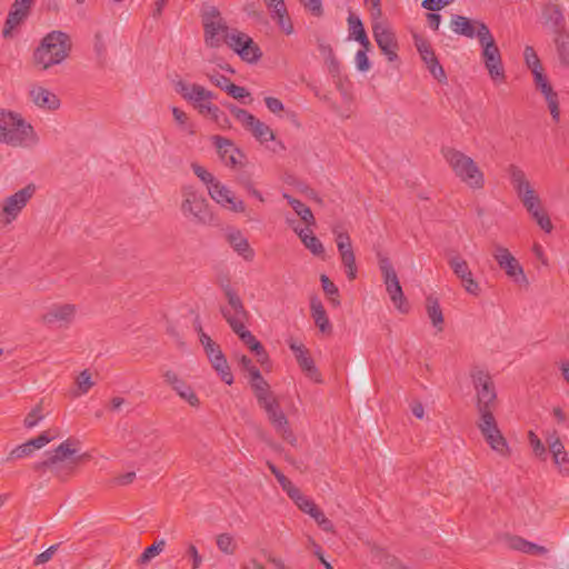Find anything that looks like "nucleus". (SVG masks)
<instances>
[{
  "mask_svg": "<svg viewBox=\"0 0 569 569\" xmlns=\"http://www.w3.org/2000/svg\"><path fill=\"white\" fill-rule=\"evenodd\" d=\"M78 440L68 438L61 442L54 450L47 452V458L33 465V470L40 473L50 471L53 476L61 480L70 477L76 467L89 458L88 453L74 457Z\"/></svg>",
  "mask_w": 569,
  "mask_h": 569,
  "instance_id": "nucleus-1",
  "label": "nucleus"
},
{
  "mask_svg": "<svg viewBox=\"0 0 569 569\" xmlns=\"http://www.w3.org/2000/svg\"><path fill=\"white\" fill-rule=\"evenodd\" d=\"M40 139L20 113L0 109V142L13 148H33Z\"/></svg>",
  "mask_w": 569,
  "mask_h": 569,
  "instance_id": "nucleus-2",
  "label": "nucleus"
},
{
  "mask_svg": "<svg viewBox=\"0 0 569 569\" xmlns=\"http://www.w3.org/2000/svg\"><path fill=\"white\" fill-rule=\"evenodd\" d=\"M72 48L70 37L62 31H51L46 34L32 54L33 64L46 71L62 63L70 54Z\"/></svg>",
  "mask_w": 569,
  "mask_h": 569,
  "instance_id": "nucleus-3",
  "label": "nucleus"
},
{
  "mask_svg": "<svg viewBox=\"0 0 569 569\" xmlns=\"http://www.w3.org/2000/svg\"><path fill=\"white\" fill-rule=\"evenodd\" d=\"M226 297L228 299V306L221 307L220 312L231 327L233 332L238 335L241 341L251 351H261L262 345L256 339V337L246 329V322L248 321L249 313L246 310L240 297L231 289L227 288Z\"/></svg>",
  "mask_w": 569,
  "mask_h": 569,
  "instance_id": "nucleus-4",
  "label": "nucleus"
},
{
  "mask_svg": "<svg viewBox=\"0 0 569 569\" xmlns=\"http://www.w3.org/2000/svg\"><path fill=\"white\" fill-rule=\"evenodd\" d=\"M180 211L183 218L193 224L206 226L213 220L209 201L203 192L191 183L180 188Z\"/></svg>",
  "mask_w": 569,
  "mask_h": 569,
  "instance_id": "nucleus-5",
  "label": "nucleus"
},
{
  "mask_svg": "<svg viewBox=\"0 0 569 569\" xmlns=\"http://www.w3.org/2000/svg\"><path fill=\"white\" fill-rule=\"evenodd\" d=\"M442 153L455 174L462 182L473 189H481L483 187V173L470 157L452 148L443 149Z\"/></svg>",
  "mask_w": 569,
  "mask_h": 569,
  "instance_id": "nucleus-6",
  "label": "nucleus"
},
{
  "mask_svg": "<svg viewBox=\"0 0 569 569\" xmlns=\"http://www.w3.org/2000/svg\"><path fill=\"white\" fill-rule=\"evenodd\" d=\"M477 39L482 48L481 58L493 81H505V68L500 50L486 23H478Z\"/></svg>",
  "mask_w": 569,
  "mask_h": 569,
  "instance_id": "nucleus-7",
  "label": "nucleus"
},
{
  "mask_svg": "<svg viewBox=\"0 0 569 569\" xmlns=\"http://www.w3.org/2000/svg\"><path fill=\"white\" fill-rule=\"evenodd\" d=\"M470 378L476 391L479 416L493 413L497 405V392L491 376L488 371L475 367L470 370Z\"/></svg>",
  "mask_w": 569,
  "mask_h": 569,
  "instance_id": "nucleus-8",
  "label": "nucleus"
},
{
  "mask_svg": "<svg viewBox=\"0 0 569 569\" xmlns=\"http://www.w3.org/2000/svg\"><path fill=\"white\" fill-rule=\"evenodd\" d=\"M34 193L36 186L29 183L13 194L6 197L0 208V228H6L17 220Z\"/></svg>",
  "mask_w": 569,
  "mask_h": 569,
  "instance_id": "nucleus-9",
  "label": "nucleus"
},
{
  "mask_svg": "<svg viewBox=\"0 0 569 569\" xmlns=\"http://www.w3.org/2000/svg\"><path fill=\"white\" fill-rule=\"evenodd\" d=\"M477 426L489 447L501 457L510 456L509 445L498 428L493 413L479 416Z\"/></svg>",
  "mask_w": 569,
  "mask_h": 569,
  "instance_id": "nucleus-10",
  "label": "nucleus"
},
{
  "mask_svg": "<svg viewBox=\"0 0 569 569\" xmlns=\"http://www.w3.org/2000/svg\"><path fill=\"white\" fill-rule=\"evenodd\" d=\"M378 263L383 278V282L386 284V290L392 303L401 312H407L408 308L405 307L406 298L391 261L389 258L379 254Z\"/></svg>",
  "mask_w": 569,
  "mask_h": 569,
  "instance_id": "nucleus-11",
  "label": "nucleus"
},
{
  "mask_svg": "<svg viewBox=\"0 0 569 569\" xmlns=\"http://www.w3.org/2000/svg\"><path fill=\"white\" fill-rule=\"evenodd\" d=\"M492 257L506 274L516 282H527L523 268L511 252L501 244H493Z\"/></svg>",
  "mask_w": 569,
  "mask_h": 569,
  "instance_id": "nucleus-12",
  "label": "nucleus"
},
{
  "mask_svg": "<svg viewBox=\"0 0 569 569\" xmlns=\"http://www.w3.org/2000/svg\"><path fill=\"white\" fill-rule=\"evenodd\" d=\"M212 140L224 166L231 169L244 167L246 156L231 140L220 136L212 137Z\"/></svg>",
  "mask_w": 569,
  "mask_h": 569,
  "instance_id": "nucleus-13",
  "label": "nucleus"
},
{
  "mask_svg": "<svg viewBox=\"0 0 569 569\" xmlns=\"http://www.w3.org/2000/svg\"><path fill=\"white\" fill-rule=\"evenodd\" d=\"M507 171L510 182L523 207L530 202L539 200V197L536 194V191L527 179L525 171L520 167L510 164Z\"/></svg>",
  "mask_w": 569,
  "mask_h": 569,
  "instance_id": "nucleus-14",
  "label": "nucleus"
},
{
  "mask_svg": "<svg viewBox=\"0 0 569 569\" xmlns=\"http://www.w3.org/2000/svg\"><path fill=\"white\" fill-rule=\"evenodd\" d=\"M77 308L71 303H54L47 308L41 320L47 326L68 327L76 317Z\"/></svg>",
  "mask_w": 569,
  "mask_h": 569,
  "instance_id": "nucleus-15",
  "label": "nucleus"
},
{
  "mask_svg": "<svg viewBox=\"0 0 569 569\" xmlns=\"http://www.w3.org/2000/svg\"><path fill=\"white\" fill-rule=\"evenodd\" d=\"M448 264L450 266L455 276L461 281L465 290L472 296H479L480 286L473 279L468 262L459 254H455L448 258Z\"/></svg>",
  "mask_w": 569,
  "mask_h": 569,
  "instance_id": "nucleus-16",
  "label": "nucleus"
},
{
  "mask_svg": "<svg viewBox=\"0 0 569 569\" xmlns=\"http://www.w3.org/2000/svg\"><path fill=\"white\" fill-rule=\"evenodd\" d=\"M532 76L536 89L543 94L552 119L558 122L560 118L558 94L553 91L547 76L543 73V69L539 71L533 70Z\"/></svg>",
  "mask_w": 569,
  "mask_h": 569,
  "instance_id": "nucleus-17",
  "label": "nucleus"
},
{
  "mask_svg": "<svg viewBox=\"0 0 569 569\" xmlns=\"http://www.w3.org/2000/svg\"><path fill=\"white\" fill-rule=\"evenodd\" d=\"M158 436L156 430L151 428L137 429L132 439L128 441V450L133 453H142L149 456L150 450L157 447Z\"/></svg>",
  "mask_w": 569,
  "mask_h": 569,
  "instance_id": "nucleus-18",
  "label": "nucleus"
},
{
  "mask_svg": "<svg viewBox=\"0 0 569 569\" xmlns=\"http://www.w3.org/2000/svg\"><path fill=\"white\" fill-rule=\"evenodd\" d=\"M204 42L208 47L218 48L226 42L230 31L222 19L203 20Z\"/></svg>",
  "mask_w": 569,
  "mask_h": 569,
  "instance_id": "nucleus-19",
  "label": "nucleus"
},
{
  "mask_svg": "<svg viewBox=\"0 0 569 569\" xmlns=\"http://www.w3.org/2000/svg\"><path fill=\"white\" fill-rule=\"evenodd\" d=\"M54 438H56V435H51V432L49 430L43 431L38 437L30 439L27 442L13 448L10 451L7 460H16V459H22V458L29 457L33 453L34 450L43 448L46 445H48Z\"/></svg>",
  "mask_w": 569,
  "mask_h": 569,
  "instance_id": "nucleus-20",
  "label": "nucleus"
},
{
  "mask_svg": "<svg viewBox=\"0 0 569 569\" xmlns=\"http://www.w3.org/2000/svg\"><path fill=\"white\" fill-rule=\"evenodd\" d=\"M163 379L181 399L187 401L191 407H199L200 400L191 386L182 380L174 371L167 370L163 373Z\"/></svg>",
  "mask_w": 569,
  "mask_h": 569,
  "instance_id": "nucleus-21",
  "label": "nucleus"
},
{
  "mask_svg": "<svg viewBox=\"0 0 569 569\" xmlns=\"http://www.w3.org/2000/svg\"><path fill=\"white\" fill-rule=\"evenodd\" d=\"M373 37L379 49L387 56L389 61L398 59L395 34L389 29L380 23H376L373 26Z\"/></svg>",
  "mask_w": 569,
  "mask_h": 569,
  "instance_id": "nucleus-22",
  "label": "nucleus"
},
{
  "mask_svg": "<svg viewBox=\"0 0 569 569\" xmlns=\"http://www.w3.org/2000/svg\"><path fill=\"white\" fill-rule=\"evenodd\" d=\"M549 447V451L552 455L555 465L559 468V472L562 476H569V458L565 449V446L556 431L549 435L546 439Z\"/></svg>",
  "mask_w": 569,
  "mask_h": 569,
  "instance_id": "nucleus-23",
  "label": "nucleus"
},
{
  "mask_svg": "<svg viewBox=\"0 0 569 569\" xmlns=\"http://www.w3.org/2000/svg\"><path fill=\"white\" fill-rule=\"evenodd\" d=\"M204 351L212 368L220 376L221 380L224 381L227 385H231L233 382V376L220 347L216 345L213 347L206 349Z\"/></svg>",
  "mask_w": 569,
  "mask_h": 569,
  "instance_id": "nucleus-24",
  "label": "nucleus"
},
{
  "mask_svg": "<svg viewBox=\"0 0 569 569\" xmlns=\"http://www.w3.org/2000/svg\"><path fill=\"white\" fill-rule=\"evenodd\" d=\"M31 101L44 110H57L60 107V99L48 89L41 86H34L29 92Z\"/></svg>",
  "mask_w": 569,
  "mask_h": 569,
  "instance_id": "nucleus-25",
  "label": "nucleus"
},
{
  "mask_svg": "<svg viewBox=\"0 0 569 569\" xmlns=\"http://www.w3.org/2000/svg\"><path fill=\"white\" fill-rule=\"evenodd\" d=\"M287 223L292 228V230L299 236L303 246L309 249L315 256H321L325 253V248L322 242L313 234V232L309 229L299 228L296 224V221L286 218Z\"/></svg>",
  "mask_w": 569,
  "mask_h": 569,
  "instance_id": "nucleus-26",
  "label": "nucleus"
},
{
  "mask_svg": "<svg viewBox=\"0 0 569 569\" xmlns=\"http://www.w3.org/2000/svg\"><path fill=\"white\" fill-rule=\"evenodd\" d=\"M267 7L271 10L272 18L277 20L279 27L286 34L293 32V26L287 17V9L283 0H264Z\"/></svg>",
  "mask_w": 569,
  "mask_h": 569,
  "instance_id": "nucleus-27",
  "label": "nucleus"
},
{
  "mask_svg": "<svg viewBox=\"0 0 569 569\" xmlns=\"http://www.w3.org/2000/svg\"><path fill=\"white\" fill-rule=\"evenodd\" d=\"M542 18L545 24L549 26L555 33L563 32L565 30V17L561 8L555 3H548L542 10Z\"/></svg>",
  "mask_w": 569,
  "mask_h": 569,
  "instance_id": "nucleus-28",
  "label": "nucleus"
},
{
  "mask_svg": "<svg viewBox=\"0 0 569 569\" xmlns=\"http://www.w3.org/2000/svg\"><path fill=\"white\" fill-rule=\"evenodd\" d=\"M229 244L232 249L240 254L244 260L251 261L254 257V251L250 247L248 239L239 230H233L227 236Z\"/></svg>",
  "mask_w": 569,
  "mask_h": 569,
  "instance_id": "nucleus-29",
  "label": "nucleus"
},
{
  "mask_svg": "<svg viewBox=\"0 0 569 569\" xmlns=\"http://www.w3.org/2000/svg\"><path fill=\"white\" fill-rule=\"evenodd\" d=\"M30 10L26 8L11 6L7 20L4 22V27L2 30V36L4 38L12 37V32L17 29L23 21L28 18Z\"/></svg>",
  "mask_w": 569,
  "mask_h": 569,
  "instance_id": "nucleus-30",
  "label": "nucleus"
},
{
  "mask_svg": "<svg viewBox=\"0 0 569 569\" xmlns=\"http://www.w3.org/2000/svg\"><path fill=\"white\" fill-rule=\"evenodd\" d=\"M236 182L247 192L248 196L256 198L260 202L266 201L262 192L256 188L253 173L249 170L240 168L236 176Z\"/></svg>",
  "mask_w": 569,
  "mask_h": 569,
  "instance_id": "nucleus-31",
  "label": "nucleus"
},
{
  "mask_svg": "<svg viewBox=\"0 0 569 569\" xmlns=\"http://www.w3.org/2000/svg\"><path fill=\"white\" fill-rule=\"evenodd\" d=\"M481 21H472L463 16L455 14L451 19V29L455 33L465 36L467 38L477 37V27Z\"/></svg>",
  "mask_w": 569,
  "mask_h": 569,
  "instance_id": "nucleus-32",
  "label": "nucleus"
},
{
  "mask_svg": "<svg viewBox=\"0 0 569 569\" xmlns=\"http://www.w3.org/2000/svg\"><path fill=\"white\" fill-rule=\"evenodd\" d=\"M250 385L259 405L276 398L270 391L269 383L263 379L259 370H253V377L250 378Z\"/></svg>",
  "mask_w": 569,
  "mask_h": 569,
  "instance_id": "nucleus-33",
  "label": "nucleus"
},
{
  "mask_svg": "<svg viewBox=\"0 0 569 569\" xmlns=\"http://www.w3.org/2000/svg\"><path fill=\"white\" fill-rule=\"evenodd\" d=\"M310 310L311 316L315 320L316 326L320 329L321 332H330L331 325L328 319L327 312L322 302L317 298L312 297L310 300Z\"/></svg>",
  "mask_w": 569,
  "mask_h": 569,
  "instance_id": "nucleus-34",
  "label": "nucleus"
},
{
  "mask_svg": "<svg viewBox=\"0 0 569 569\" xmlns=\"http://www.w3.org/2000/svg\"><path fill=\"white\" fill-rule=\"evenodd\" d=\"M426 310L432 326L438 330H443V315L437 298L429 296L426 300Z\"/></svg>",
  "mask_w": 569,
  "mask_h": 569,
  "instance_id": "nucleus-35",
  "label": "nucleus"
},
{
  "mask_svg": "<svg viewBox=\"0 0 569 569\" xmlns=\"http://www.w3.org/2000/svg\"><path fill=\"white\" fill-rule=\"evenodd\" d=\"M297 362L300 369L305 372V375L316 383H321L322 378L321 373L315 365L313 359L309 356L307 351L303 355H298Z\"/></svg>",
  "mask_w": 569,
  "mask_h": 569,
  "instance_id": "nucleus-36",
  "label": "nucleus"
},
{
  "mask_svg": "<svg viewBox=\"0 0 569 569\" xmlns=\"http://www.w3.org/2000/svg\"><path fill=\"white\" fill-rule=\"evenodd\" d=\"M283 198L287 199L288 203L292 207L293 211L300 219L309 227L316 224V219L311 209L306 206L300 200L289 196L288 193H283Z\"/></svg>",
  "mask_w": 569,
  "mask_h": 569,
  "instance_id": "nucleus-37",
  "label": "nucleus"
},
{
  "mask_svg": "<svg viewBox=\"0 0 569 569\" xmlns=\"http://www.w3.org/2000/svg\"><path fill=\"white\" fill-rule=\"evenodd\" d=\"M270 423L272 425L276 432L278 435H280L283 440H286L291 446L297 445V437L292 432V430L289 426V421L284 413H282L278 418H274L273 420H271Z\"/></svg>",
  "mask_w": 569,
  "mask_h": 569,
  "instance_id": "nucleus-38",
  "label": "nucleus"
},
{
  "mask_svg": "<svg viewBox=\"0 0 569 569\" xmlns=\"http://www.w3.org/2000/svg\"><path fill=\"white\" fill-rule=\"evenodd\" d=\"M348 23L350 36H352L356 41H358L363 48H366V50H369L370 41L367 37L361 20L358 17L350 14L348 18Z\"/></svg>",
  "mask_w": 569,
  "mask_h": 569,
  "instance_id": "nucleus-39",
  "label": "nucleus"
},
{
  "mask_svg": "<svg viewBox=\"0 0 569 569\" xmlns=\"http://www.w3.org/2000/svg\"><path fill=\"white\" fill-rule=\"evenodd\" d=\"M510 547L515 550L528 555H546L548 552L546 547L529 542L519 537L512 538L510 540Z\"/></svg>",
  "mask_w": 569,
  "mask_h": 569,
  "instance_id": "nucleus-40",
  "label": "nucleus"
},
{
  "mask_svg": "<svg viewBox=\"0 0 569 569\" xmlns=\"http://www.w3.org/2000/svg\"><path fill=\"white\" fill-rule=\"evenodd\" d=\"M341 264L345 269L347 278L352 281L357 278V264H356V256L353 252L352 247L345 249L342 251H339Z\"/></svg>",
  "mask_w": 569,
  "mask_h": 569,
  "instance_id": "nucleus-41",
  "label": "nucleus"
},
{
  "mask_svg": "<svg viewBox=\"0 0 569 569\" xmlns=\"http://www.w3.org/2000/svg\"><path fill=\"white\" fill-rule=\"evenodd\" d=\"M555 43L560 63L569 67V33L567 31L556 33Z\"/></svg>",
  "mask_w": 569,
  "mask_h": 569,
  "instance_id": "nucleus-42",
  "label": "nucleus"
},
{
  "mask_svg": "<svg viewBox=\"0 0 569 569\" xmlns=\"http://www.w3.org/2000/svg\"><path fill=\"white\" fill-rule=\"evenodd\" d=\"M251 134L261 143L268 142L274 139L273 131L264 122L256 118L248 130Z\"/></svg>",
  "mask_w": 569,
  "mask_h": 569,
  "instance_id": "nucleus-43",
  "label": "nucleus"
},
{
  "mask_svg": "<svg viewBox=\"0 0 569 569\" xmlns=\"http://www.w3.org/2000/svg\"><path fill=\"white\" fill-rule=\"evenodd\" d=\"M246 41V46L241 47V50L239 51L240 58L249 63L257 62L262 56L259 46L252 40V38H249Z\"/></svg>",
  "mask_w": 569,
  "mask_h": 569,
  "instance_id": "nucleus-44",
  "label": "nucleus"
},
{
  "mask_svg": "<svg viewBox=\"0 0 569 569\" xmlns=\"http://www.w3.org/2000/svg\"><path fill=\"white\" fill-rule=\"evenodd\" d=\"M230 113L239 121L246 130H249L256 117L244 109L237 107L233 103L227 106Z\"/></svg>",
  "mask_w": 569,
  "mask_h": 569,
  "instance_id": "nucleus-45",
  "label": "nucleus"
},
{
  "mask_svg": "<svg viewBox=\"0 0 569 569\" xmlns=\"http://www.w3.org/2000/svg\"><path fill=\"white\" fill-rule=\"evenodd\" d=\"M76 383L77 390L73 392V397L86 395L96 385L88 370H83L79 373L76 379Z\"/></svg>",
  "mask_w": 569,
  "mask_h": 569,
  "instance_id": "nucleus-46",
  "label": "nucleus"
},
{
  "mask_svg": "<svg viewBox=\"0 0 569 569\" xmlns=\"http://www.w3.org/2000/svg\"><path fill=\"white\" fill-rule=\"evenodd\" d=\"M234 191H232L228 186L222 183L220 180L210 188L208 194L210 198L217 203L220 204L228 199Z\"/></svg>",
  "mask_w": 569,
  "mask_h": 569,
  "instance_id": "nucleus-47",
  "label": "nucleus"
},
{
  "mask_svg": "<svg viewBox=\"0 0 569 569\" xmlns=\"http://www.w3.org/2000/svg\"><path fill=\"white\" fill-rule=\"evenodd\" d=\"M166 547V541L163 539L156 541L152 546L144 549V551L141 553V556L138 558L139 565H147L150 562L154 557L160 555Z\"/></svg>",
  "mask_w": 569,
  "mask_h": 569,
  "instance_id": "nucleus-48",
  "label": "nucleus"
},
{
  "mask_svg": "<svg viewBox=\"0 0 569 569\" xmlns=\"http://www.w3.org/2000/svg\"><path fill=\"white\" fill-rule=\"evenodd\" d=\"M249 38L250 37L247 33L233 29L227 37L226 43L230 49H232L236 53L239 54L241 47L246 46L244 42H247L246 40Z\"/></svg>",
  "mask_w": 569,
  "mask_h": 569,
  "instance_id": "nucleus-49",
  "label": "nucleus"
},
{
  "mask_svg": "<svg viewBox=\"0 0 569 569\" xmlns=\"http://www.w3.org/2000/svg\"><path fill=\"white\" fill-rule=\"evenodd\" d=\"M320 281L322 289L325 293L329 297V300L332 303V306H340L338 287L326 274H321Z\"/></svg>",
  "mask_w": 569,
  "mask_h": 569,
  "instance_id": "nucleus-50",
  "label": "nucleus"
},
{
  "mask_svg": "<svg viewBox=\"0 0 569 569\" xmlns=\"http://www.w3.org/2000/svg\"><path fill=\"white\" fill-rule=\"evenodd\" d=\"M191 169L203 184H206L208 191L219 181L211 172L196 162L191 163Z\"/></svg>",
  "mask_w": 569,
  "mask_h": 569,
  "instance_id": "nucleus-51",
  "label": "nucleus"
},
{
  "mask_svg": "<svg viewBox=\"0 0 569 569\" xmlns=\"http://www.w3.org/2000/svg\"><path fill=\"white\" fill-rule=\"evenodd\" d=\"M191 169L203 184H206L208 191L219 181L211 172L196 162L191 163Z\"/></svg>",
  "mask_w": 569,
  "mask_h": 569,
  "instance_id": "nucleus-52",
  "label": "nucleus"
},
{
  "mask_svg": "<svg viewBox=\"0 0 569 569\" xmlns=\"http://www.w3.org/2000/svg\"><path fill=\"white\" fill-rule=\"evenodd\" d=\"M218 549L224 555H233L237 550V543L229 533H220L216 539Z\"/></svg>",
  "mask_w": 569,
  "mask_h": 569,
  "instance_id": "nucleus-53",
  "label": "nucleus"
},
{
  "mask_svg": "<svg viewBox=\"0 0 569 569\" xmlns=\"http://www.w3.org/2000/svg\"><path fill=\"white\" fill-rule=\"evenodd\" d=\"M214 94L200 84L193 83L188 101L196 106L198 102L212 100Z\"/></svg>",
  "mask_w": 569,
  "mask_h": 569,
  "instance_id": "nucleus-54",
  "label": "nucleus"
},
{
  "mask_svg": "<svg viewBox=\"0 0 569 569\" xmlns=\"http://www.w3.org/2000/svg\"><path fill=\"white\" fill-rule=\"evenodd\" d=\"M290 499L297 505V507L305 513L309 515L317 507V505L305 496L299 489L291 495Z\"/></svg>",
  "mask_w": 569,
  "mask_h": 569,
  "instance_id": "nucleus-55",
  "label": "nucleus"
},
{
  "mask_svg": "<svg viewBox=\"0 0 569 569\" xmlns=\"http://www.w3.org/2000/svg\"><path fill=\"white\" fill-rule=\"evenodd\" d=\"M194 108L199 111L200 114L209 116L217 122H219L220 118L223 116L220 109L217 106L212 104L210 100L198 102L194 106Z\"/></svg>",
  "mask_w": 569,
  "mask_h": 569,
  "instance_id": "nucleus-56",
  "label": "nucleus"
},
{
  "mask_svg": "<svg viewBox=\"0 0 569 569\" xmlns=\"http://www.w3.org/2000/svg\"><path fill=\"white\" fill-rule=\"evenodd\" d=\"M219 206L234 213H243L247 208L244 201L238 198L234 192Z\"/></svg>",
  "mask_w": 569,
  "mask_h": 569,
  "instance_id": "nucleus-57",
  "label": "nucleus"
},
{
  "mask_svg": "<svg viewBox=\"0 0 569 569\" xmlns=\"http://www.w3.org/2000/svg\"><path fill=\"white\" fill-rule=\"evenodd\" d=\"M171 111L174 121L180 126V128L188 133L193 134V124L189 121L187 113L177 107H173Z\"/></svg>",
  "mask_w": 569,
  "mask_h": 569,
  "instance_id": "nucleus-58",
  "label": "nucleus"
},
{
  "mask_svg": "<svg viewBox=\"0 0 569 569\" xmlns=\"http://www.w3.org/2000/svg\"><path fill=\"white\" fill-rule=\"evenodd\" d=\"M43 409H42V405L41 403H38L24 418L23 420V426L27 428V429H32L34 428L43 418H44V415H43Z\"/></svg>",
  "mask_w": 569,
  "mask_h": 569,
  "instance_id": "nucleus-59",
  "label": "nucleus"
},
{
  "mask_svg": "<svg viewBox=\"0 0 569 569\" xmlns=\"http://www.w3.org/2000/svg\"><path fill=\"white\" fill-rule=\"evenodd\" d=\"M523 57L531 73H533V70L539 71L543 69L533 47L527 46L523 51Z\"/></svg>",
  "mask_w": 569,
  "mask_h": 569,
  "instance_id": "nucleus-60",
  "label": "nucleus"
},
{
  "mask_svg": "<svg viewBox=\"0 0 569 569\" xmlns=\"http://www.w3.org/2000/svg\"><path fill=\"white\" fill-rule=\"evenodd\" d=\"M429 72L432 74V77L438 80L440 83H445L447 81L446 72L442 68V66L439 63L437 57L425 62Z\"/></svg>",
  "mask_w": 569,
  "mask_h": 569,
  "instance_id": "nucleus-61",
  "label": "nucleus"
},
{
  "mask_svg": "<svg viewBox=\"0 0 569 569\" xmlns=\"http://www.w3.org/2000/svg\"><path fill=\"white\" fill-rule=\"evenodd\" d=\"M259 406L266 411L269 422L283 413L276 398H272Z\"/></svg>",
  "mask_w": 569,
  "mask_h": 569,
  "instance_id": "nucleus-62",
  "label": "nucleus"
},
{
  "mask_svg": "<svg viewBox=\"0 0 569 569\" xmlns=\"http://www.w3.org/2000/svg\"><path fill=\"white\" fill-rule=\"evenodd\" d=\"M416 47L423 62L436 58L435 51L427 40L422 38H416Z\"/></svg>",
  "mask_w": 569,
  "mask_h": 569,
  "instance_id": "nucleus-63",
  "label": "nucleus"
},
{
  "mask_svg": "<svg viewBox=\"0 0 569 569\" xmlns=\"http://www.w3.org/2000/svg\"><path fill=\"white\" fill-rule=\"evenodd\" d=\"M531 217L536 220L538 226L546 232H550L552 230L551 220L542 209L539 211H535Z\"/></svg>",
  "mask_w": 569,
  "mask_h": 569,
  "instance_id": "nucleus-64",
  "label": "nucleus"
}]
</instances>
